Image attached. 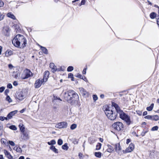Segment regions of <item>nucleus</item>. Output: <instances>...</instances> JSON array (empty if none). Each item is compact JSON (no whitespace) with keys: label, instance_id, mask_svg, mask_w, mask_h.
<instances>
[{"label":"nucleus","instance_id":"63","mask_svg":"<svg viewBox=\"0 0 159 159\" xmlns=\"http://www.w3.org/2000/svg\"><path fill=\"white\" fill-rule=\"evenodd\" d=\"M0 159H5L3 157V155H0Z\"/></svg>","mask_w":159,"mask_h":159},{"label":"nucleus","instance_id":"24","mask_svg":"<svg viewBox=\"0 0 159 159\" xmlns=\"http://www.w3.org/2000/svg\"><path fill=\"white\" fill-rule=\"evenodd\" d=\"M13 52L11 50H7L5 53V56L8 57L11 55L12 54Z\"/></svg>","mask_w":159,"mask_h":159},{"label":"nucleus","instance_id":"29","mask_svg":"<svg viewBox=\"0 0 159 159\" xmlns=\"http://www.w3.org/2000/svg\"><path fill=\"white\" fill-rule=\"evenodd\" d=\"M64 150H67L69 148L67 143H65L61 147Z\"/></svg>","mask_w":159,"mask_h":159},{"label":"nucleus","instance_id":"32","mask_svg":"<svg viewBox=\"0 0 159 159\" xmlns=\"http://www.w3.org/2000/svg\"><path fill=\"white\" fill-rule=\"evenodd\" d=\"M13 76H14V78L16 79H17L18 77V76L19 75V73L18 71H16L15 72H14Z\"/></svg>","mask_w":159,"mask_h":159},{"label":"nucleus","instance_id":"28","mask_svg":"<svg viewBox=\"0 0 159 159\" xmlns=\"http://www.w3.org/2000/svg\"><path fill=\"white\" fill-rule=\"evenodd\" d=\"M153 106H154V104L152 103L149 107H147V110L148 111H150L152 110L153 107Z\"/></svg>","mask_w":159,"mask_h":159},{"label":"nucleus","instance_id":"13","mask_svg":"<svg viewBox=\"0 0 159 159\" xmlns=\"http://www.w3.org/2000/svg\"><path fill=\"white\" fill-rule=\"evenodd\" d=\"M49 67L51 69V71L53 73L55 72L57 70H59L57 69L56 66L53 63L50 64Z\"/></svg>","mask_w":159,"mask_h":159},{"label":"nucleus","instance_id":"17","mask_svg":"<svg viewBox=\"0 0 159 159\" xmlns=\"http://www.w3.org/2000/svg\"><path fill=\"white\" fill-rule=\"evenodd\" d=\"M17 112V110H15L11 112L7 115V117L8 119H11L15 114H16Z\"/></svg>","mask_w":159,"mask_h":159},{"label":"nucleus","instance_id":"23","mask_svg":"<svg viewBox=\"0 0 159 159\" xmlns=\"http://www.w3.org/2000/svg\"><path fill=\"white\" fill-rule=\"evenodd\" d=\"M19 127L20 128V130L21 132L23 133L25 132V128L24 126V125L23 124H20L19 125Z\"/></svg>","mask_w":159,"mask_h":159},{"label":"nucleus","instance_id":"45","mask_svg":"<svg viewBox=\"0 0 159 159\" xmlns=\"http://www.w3.org/2000/svg\"><path fill=\"white\" fill-rule=\"evenodd\" d=\"M4 17V15L2 14L0 12V21L2 20Z\"/></svg>","mask_w":159,"mask_h":159},{"label":"nucleus","instance_id":"4","mask_svg":"<svg viewBox=\"0 0 159 159\" xmlns=\"http://www.w3.org/2000/svg\"><path fill=\"white\" fill-rule=\"evenodd\" d=\"M119 115L120 118L124 120L127 125H129L130 124L131 121L129 116L125 113L123 111L120 112Z\"/></svg>","mask_w":159,"mask_h":159},{"label":"nucleus","instance_id":"35","mask_svg":"<svg viewBox=\"0 0 159 159\" xmlns=\"http://www.w3.org/2000/svg\"><path fill=\"white\" fill-rule=\"evenodd\" d=\"M9 128L10 129L14 130H16L17 129V128L14 125H11L10 126Z\"/></svg>","mask_w":159,"mask_h":159},{"label":"nucleus","instance_id":"21","mask_svg":"<svg viewBox=\"0 0 159 159\" xmlns=\"http://www.w3.org/2000/svg\"><path fill=\"white\" fill-rule=\"evenodd\" d=\"M7 16L9 18L12 19L13 20L16 19V17L11 12H9L7 14Z\"/></svg>","mask_w":159,"mask_h":159},{"label":"nucleus","instance_id":"30","mask_svg":"<svg viewBox=\"0 0 159 159\" xmlns=\"http://www.w3.org/2000/svg\"><path fill=\"white\" fill-rule=\"evenodd\" d=\"M102 144L100 143H98L96 146V150H99L101 149Z\"/></svg>","mask_w":159,"mask_h":159},{"label":"nucleus","instance_id":"34","mask_svg":"<svg viewBox=\"0 0 159 159\" xmlns=\"http://www.w3.org/2000/svg\"><path fill=\"white\" fill-rule=\"evenodd\" d=\"M77 127V125L76 124H74L71 125L70 128L71 130H74Z\"/></svg>","mask_w":159,"mask_h":159},{"label":"nucleus","instance_id":"62","mask_svg":"<svg viewBox=\"0 0 159 159\" xmlns=\"http://www.w3.org/2000/svg\"><path fill=\"white\" fill-rule=\"evenodd\" d=\"M100 97L102 98H103L104 97V95L103 94H101Z\"/></svg>","mask_w":159,"mask_h":159},{"label":"nucleus","instance_id":"47","mask_svg":"<svg viewBox=\"0 0 159 159\" xmlns=\"http://www.w3.org/2000/svg\"><path fill=\"white\" fill-rule=\"evenodd\" d=\"M3 131L2 127L0 126V136L2 135Z\"/></svg>","mask_w":159,"mask_h":159},{"label":"nucleus","instance_id":"50","mask_svg":"<svg viewBox=\"0 0 159 159\" xmlns=\"http://www.w3.org/2000/svg\"><path fill=\"white\" fill-rule=\"evenodd\" d=\"M148 132V131H143L141 133V135L142 136H144L145 134Z\"/></svg>","mask_w":159,"mask_h":159},{"label":"nucleus","instance_id":"55","mask_svg":"<svg viewBox=\"0 0 159 159\" xmlns=\"http://www.w3.org/2000/svg\"><path fill=\"white\" fill-rule=\"evenodd\" d=\"M87 69V66L86 67V68H84L83 71V74H86V70Z\"/></svg>","mask_w":159,"mask_h":159},{"label":"nucleus","instance_id":"42","mask_svg":"<svg viewBox=\"0 0 159 159\" xmlns=\"http://www.w3.org/2000/svg\"><path fill=\"white\" fill-rule=\"evenodd\" d=\"M78 142V139H74L73 141V143L75 144H77Z\"/></svg>","mask_w":159,"mask_h":159},{"label":"nucleus","instance_id":"5","mask_svg":"<svg viewBox=\"0 0 159 159\" xmlns=\"http://www.w3.org/2000/svg\"><path fill=\"white\" fill-rule=\"evenodd\" d=\"M112 128L117 131L121 130L123 128V125L121 122H117L114 123L112 125Z\"/></svg>","mask_w":159,"mask_h":159},{"label":"nucleus","instance_id":"40","mask_svg":"<svg viewBox=\"0 0 159 159\" xmlns=\"http://www.w3.org/2000/svg\"><path fill=\"white\" fill-rule=\"evenodd\" d=\"M158 126H155L153 127L152 128L151 130L152 131L157 130H158Z\"/></svg>","mask_w":159,"mask_h":159},{"label":"nucleus","instance_id":"18","mask_svg":"<svg viewBox=\"0 0 159 159\" xmlns=\"http://www.w3.org/2000/svg\"><path fill=\"white\" fill-rule=\"evenodd\" d=\"M50 149L56 153H58V150L53 145H51L50 147Z\"/></svg>","mask_w":159,"mask_h":159},{"label":"nucleus","instance_id":"53","mask_svg":"<svg viewBox=\"0 0 159 159\" xmlns=\"http://www.w3.org/2000/svg\"><path fill=\"white\" fill-rule=\"evenodd\" d=\"M136 112L137 114L139 116H141L142 114V112L140 111H137Z\"/></svg>","mask_w":159,"mask_h":159},{"label":"nucleus","instance_id":"48","mask_svg":"<svg viewBox=\"0 0 159 159\" xmlns=\"http://www.w3.org/2000/svg\"><path fill=\"white\" fill-rule=\"evenodd\" d=\"M7 87L9 89H12V86L11 84H9L7 85Z\"/></svg>","mask_w":159,"mask_h":159},{"label":"nucleus","instance_id":"2","mask_svg":"<svg viewBox=\"0 0 159 159\" xmlns=\"http://www.w3.org/2000/svg\"><path fill=\"white\" fill-rule=\"evenodd\" d=\"M27 41L23 35H17L12 40V43L16 47L23 48L26 46Z\"/></svg>","mask_w":159,"mask_h":159},{"label":"nucleus","instance_id":"26","mask_svg":"<svg viewBox=\"0 0 159 159\" xmlns=\"http://www.w3.org/2000/svg\"><path fill=\"white\" fill-rule=\"evenodd\" d=\"M48 145H53L56 144V142L54 139L52 140L50 142H48L47 143Z\"/></svg>","mask_w":159,"mask_h":159},{"label":"nucleus","instance_id":"57","mask_svg":"<svg viewBox=\"0 0 159 159\" xmlns=\"http://www.w3.org/2000/svg\"><path fill=\"white\" fill-rule=\"evenodd\" d=\"M13 84L15 86H16L18 85V83L16 81H15L13 83Z\"/></svg>","mask_w":159,"mask_h":159},{"label":"nucleus","instance_id":"9","mask_svg":"<svg viewBox=\"0 0 159 159\" xmlns=\"http://www.w3.org/2000/svg\"><path fill=\"white\" fill-rule=\"evenodd\" d=\"M49 74V72L48 71H46L44 72V73L43 78L42 79L43 80V82H45L47 81L48 78Z\"/></svg>","mask_w":159,"mask_h":159},{"label":"nucleus","instance_id":"39","mask_svg":"<svg viewBox=\"0 0 159 159\" xmlns=\"http://www.w3.org/2000/svg\"><path fill=\"white\" fill-rule=\"evenodd\" d=\"M16 151L18 152L21 153L22 152V150L20 148L16 147Z\"/></svg>","mask_w":159,"mask_h":159},{"label":"nucleus","instance_id":"19","mask_svg":"<svg viewBox=\"0 0 159 159\" xmlns=\"http://www.w3.org/2000/svg\"><path fill=\"white\" fill-rule=\"evenodd\" d=\"M107 146L108 147V148L107 150V152H111L114 150V148L111 146L109 145H107Z\"/></svg>","mask_w":159,"mask_h":159},{"label":"nucleus","instance_id":"1","mask_svg":"<svg viewBox=\"0 0 159 159\" xmlns=\"http://www.w3.org/2000/svg\"><path fill=\"white\" fill-rule=\"evenodd\" d=\"M64 98L66 100L72 105L77 104L79 100L78 94L73 90H69L65 93Z\"/></svg>","mask_w":159,"mask_h":159},{"label":"nucleus","instance_id":"64","mask_svg":"<svg viewBox=\"0 0 159 159\" xmlns=\"http://www.w3.org/2000/svg\"><path fill=\"white\" fill-rule=\"evenodd\" d=\"M24 156H20L19 158V159H24Z\"/></svg>","mask_w":159,"mask_h":159},{"label":"nucleus","instance_id":"49","mask_svg":"<svg viewBox=\"0 0 159 159\" xmlns=\"http://www.w3.org/2000/svg\"><path fill=\"white\" fill-rule=\"evenodd\" d=\"M9 90L8 89H6L4 92L5 94L7 96V94L9 93Z\"/></svg>","mask_w":159,"mask_h":159},{"label":"nucleus","instance_id":"52","mask_svg":"<svg viewBox=\"0 0 159 159\" xmlns=\"http://www.w3.org/2000/svg\"><path fill=\"white\" fill-rule=\"evenodd\" d=\"M3 5L4 2L0 0V7H3Z\"/></svg>","mask_w":159,"mask_h":159},{"label":"nucleus","instance_id":"59","mask_svg":"<svg viewBox=\"0 0 159 159\" xmlns=\"http://www.w3.org/2000/svg\"><path fill=\"white\" fill-rule=\"evenodd\" d=\"M130 142V140L129 139H127L126 140V143L128 144Z\"/></svg>","mask_w":159,"mask_h":159},{"label":"nucleus","instance_id":"54","mask_svg":"<svg viewBox=\"0 0 159 159\" xmlns=\"http://www.w3.org/2000/svg\"><path fill=\"white\" fill-rule=\"evenodd\" d=\"M73 77V75L71 73H70L68 74V78H71Z\"/></svg>","mask_w":159,"mask_h":159},{"label":"nucleus","instance_id":"38","mask_svg":"<svg viewBox=\"0 0 159 159\" xmlns=\"http://www.w3.org/2000/svg\"><path fill=\"white\" fill-rule=\"evenodd\" d=\"M63 143V141L61 139H59L57 141V144L59 145H61Z\"/></svg>","mask_w":159,"mask_h":159},{"label":"nucleus","instance_id":"60","mask_svg":"<svg viewBox=\"0 0 159 159\" xmlns=\"http://www.w3.org/2000/svg\"><path fill=\"white\" fill-rule=\"evenodd\" d=\"M147 114V111H144L143 113V116H144Z\"/></svg>","mask_w":159,"mask_h":159},{"label":"nucleus","instance_id":"25","mask_svg":"<svg viewBox=\"0 0 159 159\" xmlns=\"http://www.w3.org/2000/svg\"><path fill=\"white\" fill-rule=\"evenodd\" d=\"M115 149L116 152L120 151L121 150V147L119 143L115 145Z\"/></svg>","mask_w":159,"mask_h":159},{"label":"nucleus","instance_id":"6","mask_svg":"<svg viewBox=\"0 0 159 159\" xmlns=\"http://www.w3.org/2000/svg\"><path fill=\"white\" fill-rule=\"evenodd\" d=\"M68 126V123L66 122H59L57 124L55 127L59 129H64L66 128Z\"/></svg>","mask_w":159,"mask_h":159},{"label":"nucleus","instance_id":"12","mask_svg":"<svg viewBox=\"0 0 159 159\" xmlns=\"http://www.w3.org/2000/svg\"><path fill=\"white\" fill-rule=\"evenodd\" d=\"M4 153L5 155L8 159H14L13 157L11 155L10 153L6 150H3Z\"/></svg>","mask_w":159,"mask_h":159},{"label":"nucleus","instance_id":"16","mask_svg":"<svg viewBox=\"0 0 159 159\" xmlns=\"http://www.w3.org/2000/svg\"><path fill=\"white\" fill-rule=\"evenodd\" d=\"M80 91L83 95L87 96L89 95L88 92L83 88H80Z\"/></svg>","mask_w":159,"mask_h":159},{"label":"nucleus","instance_id":"10","mask_svg":"<svg viewBox=\"0 0 159 159\" xmlns=\"http://www.w3.org/2000/svg\"><path fill=\"white\" fill-rule=\"evenodd\" d=\"M134 144L131 143L125 150L126 152H129L132 151L134 149Z\"/></svg>","mask_w":159,"mask_h":159},{"label":"nucleus","instance_id":"20","mask_svg":"<svg viewBox=\"0 0 159 159\" xmlns=\"http://www.w3.org/2000/svg\"><path fill=\"white\" fill-rule=\"evenodd\" d=\"M76 77L77 78L82 79L85 81H87V78L85 76H82L80 74H78Z\"/></svg>","mask_w":159,"mask_h":159},{"label":"nucleus","instance_id":"15","mask_svg":"<svg viewBox=\"0 0 159 159\" xmlns=\"http://www.w3.org/2000/svg\"><path fill=\"white\" fill-rule=\"evenodd\" d=\"M112 105L115 108L117 113L119 114L120 112L123 111L122 110L120 109V107H119L118 105L116 103H113Z\"/></svg>","mask_w":159,"mask_h":159},{"label":"nucleus","instance_id":"46","mask_svg":"<svg viewBox=\"0 0 159 159\" xmlns=\"http://www.w3.org/2000/svg\"><path fill=\"white\" fill-rule=\"evenodd\" d=\"M144 118L145 119H152V116H149L148 115L147 116H145Z\"/></svg>","mask_w":159,"mask_h":159},{"label":"nucleus","instance_id":"41","mask_svg":"<svg viewBox=\"0 0 159 159\" xmlns=\"http://www.w3.org/2000/svg\"><path fill=\"white\" fill-rule=\"evenodd\" d=\"M86 2V0H82L80 3H79V5L80 6L82 5H84L85 4Z\"/></svg>","mask_w":159,"mask_h":159},{"label":"nucleus","instance_id":"56","mask_svg":"<svg viewBox=\"0 0 159 159\" xmlns=\"http://www.w3.org/2000/svg\"><path fill=\"white\" fill-rule=\"evenodd\" d=\"M58 99L60 101H61V99L60 98L58 97V98L57 96H54V100Z\"/></svg>","mask_w":159,"mask_h":159},{"label":"nucleus","instance_id":"58","mask_svg":"<svg viewBox=\"0 0 159 159\" xmlns=\"http://www.w3.org/2000/svg\"><path fill=\"white\" fill-rule=\"evenodd\" d=\"M4 117L2 116H0V120L1 121L4 120Z\"/></svg>","mask_w":159,"mask_h":159},{"label":"nucleus","instance_id":"7","mask_svg":"<svg viewBox=\"0 0 159 159\" xmlns=\"http://www.w3.org/2000/svg\"><path fill=\"white\" fill-rule=\"evenodd\" d=\"M16 95L17 98L20 100H22L25 98V93L22 91L17 92Z\"/></svg>","mask_w":159,"mask_h":159},{"label":"nucleus","instance_id":"37","mask_svg":"<svg viewBox=\"0 0 159 159\" xmlns=\"http://www.w3.org/2000/svg\"><path fill=\"white\" fill-rule=\"evenodd\" d=\"M6 99V100L7 101H8L9 102H12V100L9 96H7Z\"/></svg>","mask_w":159,"mask_h":159},{"label":"nucleus","instance_id":"44","mask_svg":"<svg viewBox=\"0 0 159 159\" xmlns=\"http://www.w3.org/2000/svg\"><path fill=\"white\" fill-rule=\"evenodd\" d=\"M8 142L9 144L12 146H14L15 145L14 143L12 141H9Z\"/></svg>","mask_w":159,"mask_h":159},{"label":"nucleus","instance_id":"33","mask_svg":"<svg viewBox=\"0 0 159 159\" xmlns=\"http://www.w3.org/2000/svg\"><path fill=\"white\" fill-rule=\"evenodd\" d=\"M152 119L156 121L159 119V117L157 115H155L154 116H152Z\"/></svg>","mask_w":159,"mask_h":159},{"label":"nucleus","instance_id":"61","mask_svg":"<svg viewBox=\"0 0 159 159\" xmlns=\"http://www.w3.org/2000/svg\"><path fill=\"white\" fill-rule=\"evenodd\" d=\"M2 47L1 46H0V55L1 54V52L2 51Z\"/></svg>","mask_w":159,"mask_h":159},{"label":"nucleus","instance_id":"27","mask_svg":"<svg viewBox=\"0 0 159 159\" xmlns=\"http://www.w3.org/2000/svg\"><path fill=\"white\" fill-rule=\"evenodd\" d=\"M156 16V14L154 12H152L150 14V17L152 19L155 18Z\"/></svg>","mask_w":159,"mask_h":159},{"label":"nucleus","instance_id":"31","mask_svg":"<svg viewBox=\"0 0 159 159\" xmlns=\"http://www.w3.org/2000/svg\"><path fill=\"white\" fill-rule=\"evenodd\" d=\"M95 155L97 157L100 158L101 157V153L100 152H95Z\"/></svg>","mask_w":159,"mask_h":159},{"label":"nucleus","instance_id":"14","mask_svg":"<svg viewBox=\"0 0 159 159\" xmlns=\"http://www.w3.org/2000/svg\"><path fill=\"white\" fill-rule=\"evenodd\" d=\"M23 139L24 140H27L29 139V134L28 132H25L23 133L22 135L21 136Z\"/></svg>","mask_w":159,"mask_h":159},{"label":"nucleus","instance_id":"22","mask_svg":"<svg viewBox=\"0 0 159 159\" xmlns=\"http://www.w3.org/2000/svg\"><path fill=\"white\" fill-rule=\"evenodd\" d=\"M39 45L41 49L43 51V53L45 54H47L48 53V51L47 49L44 47L41 46Z\"/></svg>","mask_w":159,"mask_h":159},{"label":"nucleus","instance_id":"3","mask_svg":"<svg viewBox=\"0 0 159 159\" xmlns=\"http://www.w3.org/2000/svg\"><path fill=\"white\" fill-rule=\"evenodd\" d=\"M103 109L106 115L109 119L114 120L116 119L117 114L116 112L110 109L107 106L104 107Z\"/></svg>","mask_w":159,"mask_h":159},{"label":"nucleus","instance_id":"51","mask_svg":"<svg viewBox=\"0 0 159 159\" xmlns=\"http://www.w3.org/2000/svg\"><path fill=\"white\" fill-rule=\"evenodd\" d=\"M5 88L4 87H2L0 88V92L2 93L4 90Z\"/></svg>","mask_w":159,"mask_h":159},{"label":"nucleus","instance_id":"43","mask_svg":"<svg viewBox=\"0 0 159 159\" xmlns=\"http://www.w3.org/2000/svg\"><path fill=\"white\" fill-rule=\"evenodd\" d=\"M93 99L95 101L97 100L98 98L97 95H93Z\"/></svg>","mask_w":159,"mask_h":159},{"label":"nucleus","instance_id":"36","mask_svg":"<svg viewBox=\"0 0 159 159\" xmlns=\"http://www.w3.org/2000/svg\"><path fill=\"white\" fill-rule=\"evenodd\" d=\"M74 68L72 66H69L67 69V71L68 72H70L73 70Z\"/></svg>","mask_w":159,"mask_h":159},{"label":"nucleus","instance_id":"11","mask_svg":"<svg viewBox=\"0 0 159 159\" xmlns=\"http://www.w3.org/2000/svg\"><path fill=\"white\" fill-rule=\"evenodd\" d=\"M32 75V73L29 70H27L25 74V76L22 77V79L28 78Z\"/></svg>","mask_w":159,"mask_h":159},{"label":"nucleus","instance_id":"8","mask_svg":"<svg viewBox=\"0 0 159 159\" xmlns=\"http://www.w3.org/2000/svg\"><path fill=\"white\" fill-rule=\"evenodd\" d=\"M44 82H43V81L42 80H40V79H39L37 80L35 83L34 84V86L35 88H38L40 87L42 85V84Z\"/></svg>","mask_w":159,"mask_h":159}]
</instances>
